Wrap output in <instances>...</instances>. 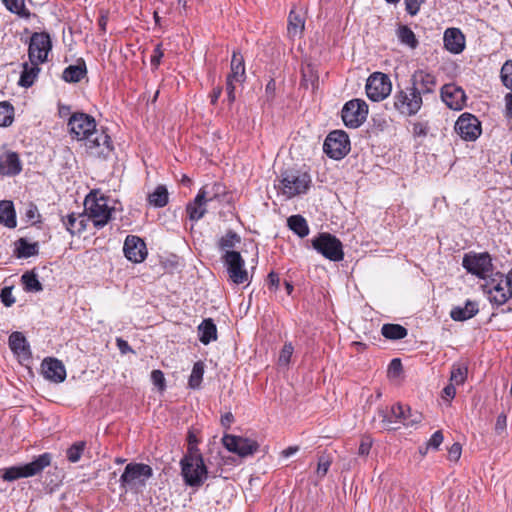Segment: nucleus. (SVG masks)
Segmentation results:
<instances>
[{
    "instance_id": "50",
    "label": "nucleus",
    "mask_w": 512,
    "mask_h": 512,
    "mask_svg": "<svg viewBox=\"0 0 512 512\" xmlns=\"http://www.w3.org/2000/svg\"><path fill=\"white\" fill-rule=\"evenodd\" d=\"M294 348L291 343H286L279 355V364L288 365L293 354Z\"/></svg>"
},
{
    "instance_id": "29",
    "label": "nucleus",
    "mask_w": 512,
    "mask_h": 512,
    "mask_svg": "<svg viewBox=\"0 0 512 512\" xmlns=\"http://www.w3.org/2000/svg\"><path fill=\"white\" fill-rule=\"evenodd\" d=\"M199 199H204L208 203L218 200L225 194V187L219 182L204 185L199 191Z\"/></svg>"
},
{
    "instance_id": "25",
    "label": "nucleus",
    "mask_w": 512,
    "mask_h": 512,
    "mask_svg": "<svg viewBox=\"0 0 512 512\" xmlns=\"http://www.w3.org/2000/svg\"><path fill=\"white\" fill-rule=\"evenodd\" d=\"M392 414L396 418H402V424L406 427H413L422 421V414L415 411L412 412L410 408H404L400 404H396L391 407Z\"/></svg>"
},
{
    "instance_id": "10",
    "label": "nucleus",
    "mask_w": 512,
    "mask_h": 512,
    "mask_svg": "<svg viewBox=\"0 0 512 512\" xmlns=\"http://www.w3.org/2000/svg\"><path fill=\"white\" fill-rule=\"evenodd\" d=\"M224 265L226 266L229 279L237 285L249 283L250 277L245 269V261L241 254L237 251H227L222 256Z\"/></svg>"
},
{
    "instance_id": "32",
    "label": "nucleus",
    "mask_w": 512,
    "mask_h": 512,
    "mask_svg": "<svg viewBox=\"0 0 512 512\" xmlns=\"http://www.w3.org/2000/svg\"><path fill=\"white\" fill-rule=\"evenodd\" d=\"M0 223L8 228L16 227V215L11 201H0Z\"/></svg>"
},
{
    "instance_id": "61",
    "label": "nucleus",
    "mask_w": 512,
    "mask_h": 512,
    "mask_svg": "<svg viewBox=\"0 0 512 512\" xmlns=\"http://www.w3.org/2000/svg\"><path fill=\"white\" fill-rule=\"evenodd\" d=\"M461 445L459 443H454L448 450V459L451 461H458L461 457Z\"/></svg>"
},
{
    "instance_id": "9",
    "label": "nucleus",
    "mask_w": 512,
    "mask_h": 512,
    "mask_svg": "<svg viewBox=\"0 0 512 512\" xmlns=\"http://www.w3.org/2000/svg\"><path fill=\"white\" fill-rule=\"evenodd\" d=\"M394 108L404 116H413L419 112L423 99L411 86L397 91L393 97Z\"/></svg>"
},
{
    "instance_id": "1",
    "label": "nucleus",
    "mask_w": 512,
    "mask_h": 512,
    "mask_svg": "<svg viewBox=\"0 0 512 512\" xmlns=\"http://www.w3.org/2000/svg\"><path fill=\"white\" fill-rule=\"evenodd\" d=\"M179 464L183 481L189 487L199 488L209 477L208 468L200 452L185 453Z\"/></svg>"
},
{
    "instance_id": "12",
    "label": "nucleus",
    "mask_w": 512,
    "mask_h": 512,
    "mask_svg": "<svg viewBox=\"0 0 512 512\" xmlns=\"http://www.w3.org/2000/svg\"><path fill=\"white\" fill-rule=\"evenodd\" d=\"M368 105L364 100L352 99L342 108V120L349 128H358L367 118Z\"/></svg>"
},
{
    "instance_id": "36",
    "label": "nucleus",
    "mask_w": 512,
    "mask_h": 512,
    "mask_svg": "<svg viewBox=\"0 0 512 512\" xmlns=\"http://www.w3.org/2000/svg\"><path fill=\"white\" fill-rule=\"evenodd\" d=\"M63 224L65 225L66 229L72 234H79L82 231L85 230V216L84 215H76L74 213L69 214L66 216V218H63Z\"/></svg>"
},
{
    "instance_id": "33",
    "label": "nucleus",
    "mask_w": 512,
    "mask_h": 512,
    "mask_svg": "<svg viewBox=\"0 0 512 512\" xmlns=\"http://www.w3.org/2000/svg\"><path fill=\"white\" fill-rule=\"evenodd\" d=\"M230 66L231 72L228 76L234 78L236 82H243L246 77L245 63L244 58L240 53L233 52Z\"/></svg>"
},
{
    "instance_id": "23",
    "label": "nucleus",
    "mask_w": 512,
    "mask_h": 512,
    "mask_svg": "<svg viewBox=\"0 0 512 512\" xmlns=\"http://www.w3.org/2000/svg\"><path fill=\"white\" fill-rule=\"evenodd\" d=\"M443 42L445 49L453 54H460L465 49V36L458 28H447Z\"/></svg>"
},
{
    "instance_id": "26",
    "label": "nucleus",
    "mask_w": 512,
    "mask_h": 512,
    "mask_svg": "<svg viewBox=\"0 0 512 512\" xmlns=\"http://www.w3.org/2000/svg\"><path fill=\"white\" fill-rule=\"evenodd\" d=\"M402 418H396L391 412V408L379 409L374 422H378L379 427L384 430H394L398 424H402Z\"/></svg>"
},
{
    "instance_id": "11",
    "label": "nucleus",
    "mask_w": 512,
    "mask_h": 512,
    "mask_svg": "<svg viewBox=\"0 0 512 512\" xmlns=\"http://www.w3.org/2000/svg\"><path fill=\"white\" fill-rule=\"evenodd\" d=\"M324 152L332 159L340 160L350 151V140L346 132L334 130L330 132L323 145Z\"/></svg>"
},
{
    "instance_id": "2",
    "label": "nucleus",
    "mask_w": 512,
    "mask_h": 512,
    "mask_svg": "<svg viewBox=\"0 0 512 512\" xmlns=\"http://www.w3.org/2000/svg\"><path fill=\"white\" fill-rule=\"evenodd\" d=\"M152 476L153 469L150 465L139 462L128 463L120 476V487L125 492L142 493Z\"/></svg>"
},
{
    "instance_id": "8",
    "label": "nucleus",
    "mask_w": 512,
    "mask_h": 512,
    "mask_svg": "<svg viewBox=\"0 0 512 512\" xmlns=\"http://www.w3.org/2000/svg\"><path fill=\"white\" fill-rule=\"evenodd\" d=\"M462 266L468 273L475 275L484 281L495 273L492 258L487 252H469L465 254L462 260Z\"/></svg>"
},
{
    "instance_id": "3",
    "label": "nucleus",
    "mask_w": 512,
    "mask_h": 512,
    "mask_svg": "<svg viewBox=\"0 0 512 512\" xmlns=\"http://www.w3.org/2000/svg\"><path fill=\"white\" fill-rule=\"evenodd\" d=\"M311 184V177L306 172L288 170L281 174L279 183L275 185L278 193L287 199L305 194Z\"/></svg>"
},
{
    "instance_id": "64",
    "label": "nucleus",
    "mask_w": 512,
    "mask_h": 512,
    "mask_svg": "<svg viewBox=\"0 0 512 512\" xmlns=\"http://www.w3.org/2000/svg\"><path fill=\"white\" fill-rule=\"evenodd\" d=\"M163 51L160 45H157L153 50V54L151 55V65L157 68L160 64L161 58L163 57Z\"/></svg>"
},
{
    "instance_id": "62",
    "label": "nucleus",
    "mask_w": 512,
    "mask_h": 512,
    "mask_svg": "<svg viewBox=\"0 0 512 512\" xmlns=\"http://www.w3.org/2000/svg\"><path fill=\"white\" fill-rule=\"evenodd\" d=\"M268 287L270 290L276 291L280 284L279 275L275 272H270L267 277Z\"/></svg>"
},
{
    "instance_id": "31",
    "label": "nucleus",
    "mask_w": 512,
    "mask_h": 512,
    "mask_svg": "<svg viewBox=\"0 0 512 512\" xmlns=\"http://www.w3.org/2000/svg\"><path fill=\"white\" fill-rule=\"evenodd\" d=\"M87 73L86 64L84 61L78 62L76 65H70L63 71L62 78L68 83H77Z\"/></svg>"
},
{
    "instance_id": "44",
    "label": "nucleus",
    "mask_w": 512,
    "mask_h": 512,
    "mask_svg": "<svg viewBox=\"0 0 512 512\" xmlns=\"http://www.w3.org/2000/svg\"><path fill=\"white\" fill-rule=\"evenodd\" d=\"M241 238L240 236L232 231L229 230L224 236H222L218 242V247L222 251H231L230 249L234 248L237 243H240Z\"/></svg>"
},
{
    "instance_id": "53",
    "label": "nucleus",
    "mask_w": 512,
    "mask_h": 512,
    "mask_svg": "<svg viewBox=\"0 0 512 512\" xmlns=\"http://www.w3.org/2000/svg\"><path fill=\"white\" fill-rule=\"evenodd\" d=\"M275 92H276V82L273 78H271L265 87L264 98H265L266 103H268V104L272 103V101L275 98Z\"/></svg>"
},
{
    "instance_id": "34",
    "label": "nucleus",
    "mask_w": 512,
    "mask_h": 512,
    "mask_svg": "<svg viewBox=\"0 0 512 512\" xmlns=\"http://www.w3.org/2000/svg\"><path fill=\"white\" fill-rule=\"evenodd\" d=\"M208 202L204 199H199V194L197 193L193 202L189 203L186 207L187 214L192 221L200 220L207 211Z\"/></svg>"
},
{
    "instance_id": "24",
    "label": "nucleus",
    "mask_w": 512,
    "mask_h": 512,
    "mask_svg": "<svg viewBox=\"0 0 512 512\" xmlns=\"http://www.w3.org/2000/svg\"><path fill=\"white\" fill-rule=\"evenodd\" d=\"M22 171V164L16 152H5L0 155V175L16 176Z\"/></svg>"
},
{
    "instance_id": "14",
    "label": "nucleus",
    "mask_w": 512,
    "mask_h": 512,
    "mask_svg": "<svg viewBox=\"0 0 512 512\" xmlns=\"http://www.w3.org/2000/svg\"><path fill=\"white\" fill-rule=\"evenodd\" d=\"M84 142L87 152L93 157L106 158L113 149L111 138L104 130L95 129Z\"/></svg>"
},
{
    "instance_id": "37",
    "label": "nucleus",
    "mask_w": 512,
    "mask_h": 512,
    "mask_svg": "<svg viewBox=\"0 0 512 512\" xmlns=\"http://www.w3.org/2000/svg\"><path fill=\"white\" fill-rule=\"evenodd\" d=\"M288 227L300 238L309 234V227L306 219L301 215H292L287 220Z\"/></svg>"
},
{
    "instance_id": "60",
    "label": "nucleus",
    "mask_w": 512,
    "mask_h": 512,
    "mask_svg": "<svg viewBox=\"0 0 512 512\" xmlns=\"http://www.w3.org/2000/svg\"><path fill=\"white\" fill-rule=\"evenodd\" d=\"M187 441H188V447H187L186 453H190L193 451L200 452V450L197 448L198 438L195 435V433L191 430L188 432Z\"/></svg>"
},
{
    "instance_id": "13",
    "label": "nucleus",
    "mask_w": 512,
    "mask_h": 512,
    "mask_svg": "<svg viewBox=\"0 0 512 512\" xmlns=\"http://www.w3.org/2000/svg\"><path fill=\"white\" fill-rule=\"evenodd\" d=\"M365 90L370 100L374 102L381 101L391 93L390 78L384 73L375 72L367 79Z\"/></svg>"
},
{
    "instance_id": "51",
    "label": "nucleus",
    "mask_w": 512,
    "mask_h": 512,
    "mask_svg": "<svg viewBox=\"0 0 512 512\" xmlns=\"http://www.w3.org/2000/svg\"><path fill=\"white\" fill-rule=\"evenodd\" d=\"M443 434H442V431L438 430L436 432H434L432 434V436L430 437V439L428 440V442L426 443V450L428 449H434V450H437L440 445L442 444L443 442Z\"/></svg>"
},
{
    "instance_id": "30",
    "label": "nucleus",
    "mask_w": 512,
    "mask_h": 512,
    "mask_svg": "<svg viewBox=\"0 0 512 512\" xmlns=\"http://www.w3.org/2000/svg\"><path fill=\"white\" fill-rule=\"evenodd\" d=\"M199 340L204 345L209 344L217 339V328L213 320L208 318L204 319L198 326Z\"/></svg>"
},
{
    "instance_id": "17",
    "label": "nucleus",
    "mask_w": 512,
    "mask_h": 512,
    "mask_svg": "<svg viewBox=\"0 0 512 512\" xmlns=\"http://www.w3.org/2000/svg\"><path fill=\"white\" fill-rule=\"evenodd\" d=\"M224 447L240 457H247L256 453L259 449V444L252 439L226 434L222 438Z\"/></svg>"
},
{
    "instance_id": "5",
    "label": "nucleus",
    "mask_w": 512,
    "mask_h": 512,
    "mask_svg": "<svg viewBox=\"0 0 512 512\" xmlns=\"http://www.w3.org/2000/svg\"><path fill=\"white\" fill-rule=\"evenodd\" d=\"M482 288L489 301L496 306H502L512 298L509 281H507L506 275L500 272H495L484 281Z\"/></svg>"
},
{
    "instance_id": "35",
    "label": "nucleus",
    "mask_w": 512,
    "mask_h": 512,
    "mask_svg": "<svg viewBox=\"0 0 512 512\" xmlns=\"http://www.w3.org/2000/svg\"><path fill=\"white\" fill-rule=\"evenodd\" d=\"M396 36L402 45H405L410 49L417 48L419 44L415 33L407 25L400 24L396 30Z\"/></svg>"
},
{
    "instance_id": "47",
    "label": "nucleus",
    "mask_w": 512,
    "mask_h": 512,
    "mask_svg": "<svg viewBox=\"0 0 512 512\" xmlns=\"http://www.w3.org/2000/svg\"><path fill=\"white\" fill-rule=\"evenodd\" d=\"M204 374V364L202 362H196L193 366L192 372L189 377V386L193 389L200 387Z\"/></svg>"
},
{
    "instance_id": "16",
    "label": "nucleus",
    "mask_w": 512,
    "mask_h": 512,
    "mask_svg": "<svg viewBox=\"0 0 512 512\" xmlns=\"http://www.w3.org/2000/svg\"><path fill=\"white\" fill-rule=\"evenodd\" d=\"M52 48L49 34L45 32L34 33L29 44V59L32 64H40L47 60Z\"/></svg>"
},
{
    "instance_id": "39",
    "label": "nucleus",
    "mask_w": 512,
    "mask_h": 512,
    "mask_svg": "<svg viewBox=\"0 0 512 512\" xmlns=\"http://www.w3.org/2000/svg\"><path fill=\"white\" fill-rule=\"evenodd\" d=\"M168 191L164 185H158L155 190L148 195V202L154 207H164L168 203Z\"/></svg>"
},
{
    "instance_id": "18",
    "label": "nucleus",
    "mask_w": 512,
    "mask_h": 512,
    "mask_svg": "<svg viewBox=\"0 0 512 512\" xmlns=\"http://www.w3.org/2000/svg\"><path fill=\"white\" fill-rule=\"evenodd\" d=\"M456 133L465 141H475L482 132L478 118L470 113H463L455 123Z\"/></svg>"
},
{
    "instance_id": "27",
    "label": "nucleus",
    "mask_w": 512,
    "mask_h": 512,
    "mask_svg": "<svg viewBox=\"0 0 512 512\" xmlns=\"http://www.w3.org/2000/svg\"><path fill=\"white\" fill-rule=\"evenodd\" d=\"M478 313V305L474 301H466L464 306H455L450 311V316L455 321L471 319Z\"/></svg>"
},
{
    "instance_id": "38",
    "label": "nucleus",
    "mask_w": 512,
    "mask_h": 512,
    "mask_svg": "<svg viewBox=\"0 0 512 512\" xmlns=\"http://www.w3.org/2000/svg\"><path fill=\"white\" fill-rule=\"evenodd\" d=\"M382 335L390 340H399L407 336V329L400 324H384L381 328Z\"/></svg>"
},
{
    "instance_id": "49",
    "label": "nucleus",
    "mask_w": 512,
    "mask_h": 512,
    "mask_svg": "<svg viewBox=\"0 0 512 512\" xmlns=\"http://www.w3.org/2000/svg\"><path fill=\"white\" fill-rule=\"evenodd\" d=\"M503 85L512 91V60L506 61L501 68Z\"/></svg>"
},
{
    "instance_id": "19",
    "label": "nucleus",
    "mask_w": 512,
    "mask_h": 512,
    "mask_svg": "<svg viewBox=\"0 0 512 512\" xmlns=\"http://www.w3.org/2000/svg\"><path fill=\"white\" fill-rule=\"evenodd\" d=\"M410 86L419 92V96L433 94L436 91L437 79L436 76L424 70H417L413 73L410 79Z\"/></svg>"
},
{
    "instance_id": "21",
    "label": "nucleus",
    "mask_w": 512,
    "mask_h": 512,
    "mask_svg": "<svg viewBox=\"0 0 512 512\" xmlns=\"http://www.w3.org/2000/svg\"><path fill=\"white\" fill-rule=\"evenodd\" d=\"M123 251L125 257L134 263H141L147 257L145 242L138 236L128 235L125 239Z\"/></svg>"
},
{
    "instance_id": "28",
    "label": "nucleus",
    "mask_w": 512,
    "mask_h": 512,
    "mask_svg": "<svg viewBox=\"0 0 512 512\" xmlns=\"http://www.w3.org/2000/svg\"><path fill=\"white\" fill-rule=\"evenodd\" d=\"M9 347L19 356L29 357L31 354L29 344L21 332H13L9 336Z\"/></svg>"
},
{
    "instance_id": "20",
    "label": "nucleus",
    "mask_w": 512,
    "mask_h": 512,
    "mask_svg": "<svg viewBox=\"0 0 512 512\" xmlns=\"http://www.w3.org/2000/svg\"><path fill=\"white\" fill-rule=\"evenodd\" d=\"M441 99L453 110H461L466 104V94L464 90L454 83L445 84L441 88Z\"/></svg>"
},
{
    "instance_id": "46",
    "label": "nucleus",
    "mask_w": 512,
    "mask_h": 512,
    "mask_svg": "<svg viewBox=\"0 0 512 512\" xmlns=\"http://www.w3.org/2000/svg\"><path fill=\"white\" fill-rule=\"evenodd\" d=\"M303 29L304 20L302 17L294 11H291L288 19V34L290 36H296L297 34H300Z\"/></svg>"
},
{
    "instance_id": "6",
    "label": "nucleus",
    "mask_w": 512,
    "mask_h": 512,
    "mask_svg": "<svg viewBox=\"0 0 512 512\" xmlns=\"http://www.w3.org/2000/svg\"><path fill=\"white\" fill-rule=\"evenodd\" d=\"M84 207L85 215L98 229L103 228L111 219L112 209L104 196L97 197L95 193H90L85 198Z\"/></svg>"
},
{
    "instance_id": "4",
    "label": "nucleus",
    "mask_w": 512,
    "mask_h": 512,
    "mask_svg": "<svg viewBox=\"0 0 512 512\" xmlns=\"http://www.w3.org/2000/svg\"><path fill=\"white\" fill-rule=\"evenodd\" d=\"M51 454L43 453L32 462L0 469V475L4 481L12 482L21 478H28L41 473L51 464Z\"/></svg>"
},
{
    "instance_id": "58",
    "label": "nucleus",
    "mask_w": 512,
    "mask_h": 512,
    "mask_svg": "<svg viewBox=\"0 0 512 512\" xmlns=\"http://www.w3.org/2000/svg\"><path fill=\"white\" fill-rule=\"evenodd\" d=\"M235 79L227 76L226 80V93H227V99L230 104H232L235 99V86H234Z\"/></svg>"
},
{
    "instance_id": "22",
    "label": "nucleus",
    "mask_w": 512,
    "mask_h": 512,
    "mask_svg": "<svg viewBox=\"0 0 512 512\" xmlns=\"http://www.w3.org/2000/svg\"><path fill=\"white\" fill-rule=\"evenodd\" d=\"M42 372L46 379L60 383L66 378V369L63 363L55 358H47L42 362Z\"/></svg>"
},
{
    "instance_id": "48",
    "label": "nucleus",
    "mask_w": 512,
    "mask_h": 512,
    "mask_svg": "<svg viewBox=\"0 0 512 512\" xmlns=\"http://www.w3.org/2000/svg\"><path fill=\"white\" fill-rule=\"evenodd\" d=\"M85 446L86 443L84 441H79L71 445L66 452L67 459L71 463L78 462L84 452Z\"/></svg>"
},
{
    "instance_id": "42",
    "label": "nucleus",
    "mask_w": 512,
    "mask_h": 512,
    "mask_svg": "<svg viewBox=\"0 0 512 512\" xmlns=\"http://www.w3.org/2000/svg\"><path fill=\"white\" fill-rule=\"evenodd\" d=\"M21 282L24 290L27 292H40L43 290V286L38 280L37 274L33 271L25 272L21 276Z\"/></svg>"
},
{
    "instance_id": "56",
    "label": "nucleus",
    "mask_w": 512,
    "mask_h": 512,
    "mask_svg": "<svg viewBox=\"0 0 512 512\" xmlns=\"http://www.w3.org/2000/svg\"><path fill=\"white\" fill-rule=\"evenodd\" d=\"M25 216L29 221L33 223L38 222L40 214L38 212L37 206L34 205L33 203H29L25 211Z\"/></svg>"
},
{
    "instance_id": "55",
    "label": "nucleus",
    "mask_w": 512,
    "mask_h": 512,
    "mask_svg": "<svg viewBox=\"0 0 512 512\" xmlns=\"http://www.w3.org/2000/svg\"><path fill=\"white\" fill-rule=\"evenodd\" d=\"M151 380L153 384L158 387L159 390H164L165 388V377L161 370H153L151 372Z\"/></svg>"
},
{
    "instance_id": "7",
    "label": "nucleus",
    "mask_w": 512,
    "mask_h": 512,
    "mask_svg": "<svg viewBox=\"0 0 512 512\" xmlns=\"http://www.w3.org/2000/svg\"><path fill=\"white\" fill-rule=\"evenodd\" d=\"M311 243L319 254L330 261L339 262L344 258L342 242L330 233H319L312 239Z\"/></svg>"
},
{
    "instance_id": "52",
    "label": "nucleus",
    "mask_w": 512,
    "mask_h": 512,
    "mask_svg": "<svg viewBox=\"0 0 512 512\" xmlns=\"http://www.w3.org/2000/svg\"><path fill=\"white\" fill-rule=\"evenodd\" d=\"M330 465H331L330 459L326 456H321L318 460L317 471H316L317 476L319 478H323L327 474V472L330 468Z\"/></svg>"
},
{
    "instance_id": "43",
    "label": "nucleus",
    "mask_w": 512,
    "mask_h": 512,
    "mask_svg": "<svg viewBox=\"0 0 512 512\" xmlns=\"http://www.w3.org/2000/svg\"><path fill=\"white\" fill-rule=\"evenodd\" d=\"M467 374L468 367L465 363H455L451 368L450 382L455 385H461L465 382Z\"/></svg>"
},
{
    "instance_id": "54",
    "label": "nucleus",
    "mask_w": 512,
    "mask_h": 512,
    "mask_svg": "<svg viewBox=\"0 0 512 512\" xmlns=\"http://www.w3.org/2000/svg\"><path fill=\"white\" fill-rule=\"evenodd\" d=\"M6 8L13 12L20 14L25 7L24 0H2Z\"/></svg>"
},
{
    "instance_id": "45",
    "label": "nucleus",
    "mask_w": 512,
    "mask_h": 512,
    "mask_svg": "<svg viewBox=\"0 0 512 512\" xmlns=\"http://www.w3.org/2000/svg\"><path fill=\"white\" fill-rule=\"evenodd\" d=\"M14 121V107L7 101L0 102V127H8Z\"/></svg>"
},
{
    "instance_id": "59",
    "label": "nucleus",
    "mask_w": 512,
    "mask_h": 512,
    "mask_svg": "<svg viewBox=\"0 0 512 512\" xmlns=\"http://www.w3.org/2000/svg\"><path fill=\"white\" fill-rule=\"evenodd\" d=\"M401 371H402L401 360L398 358L392 359V361L390 362L389 367H388L389 375H391L393 377H397L400 375Z\"/></svg>"
},
{
    "instance_id": "40",
    "label": "nucleus",
    "mask_w": 512,
    "mask_h": 512,
    "mask_svg": "<svg viewBox=\"0 0 512 512\" xmlns=\"http://www.w3.org/2000/svg\"><path fill=\"white\" fill-rule=\"evenodd\" d=\"M39 72L40 68L38 67V64H25L20 76L19 84L26 88L32 86Z\"/></svg>"
},
{
    "instance_id": "57",
    "label": "nucleus",
    "mask_w": 512,
    "mask_h": 512,
    "mask_svg": "<svg viewBox=\"0 0 512 512\" xmlns=\"http://www.w3.org/2000/svg\"><path fill=\"white\" fill-rule=\"evenodd\" d=\"M0 298L6 307H10L15 303V298L13 297L12 290L9 287H5L1 290Z\"/></svg>"
},
{
    "instance_id": "15",
    "label": "nucleus",
    "mask_w": 512,
    "mask_h": 512,
    "mask_svg": "<svg viewBox=\"0 0 512 512\" xmlns=\"http://www.w3.org/2000/svg\"><path fill=\"white\" fill-rule=\"evenodd\" d=\"M68 127L73 138L84 141L96 129V121L86 113L77 112L70 116Z\"/></svg>"
},
{
    "instance_id": "63",
    "label": "nucleus",
    "mask_w": 512,
    "mask_h": 512,
    "mask_svg": "<svg viewBox=\"0 0 512 512\" xmlns=\"http://www.w3.org/2000/svg\"><path fill=\"white\" fill-rule=\"evenodd\" d=\"M371 446H372V441L370 440V438H368V437L363 438L359 445L358 454L361 456L368 455L370 452Z\"/></svg>"
},
{
    "instance_id": "41",
    "label": "nucleus",
    "mask_w": 512,
    "mask_h": 512,
    "mask_svg": "<svg viewBox=\"0 0 512 512\" xmlns=\"http://www.w3.org/2000/svg\"><path fill=\"white\" fill-rule=\"evenodd\" d=\"M15 250L19 258H29L38 253L37 243H29L26 239L20 238L15 243Z\"/></svg>"
}]
</instances>
